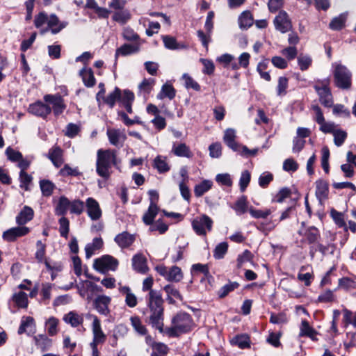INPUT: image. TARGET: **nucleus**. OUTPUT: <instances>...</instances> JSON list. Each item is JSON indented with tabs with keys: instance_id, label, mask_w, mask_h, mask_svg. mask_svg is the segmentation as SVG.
I'll return each instance as SVG.
<instances>
[{
	"instance_id": "obj_1",
	"label": "nucleus",
	"mask_w": 356,
	"mask_h": 356,
	"mask_svg": "<svg viewBox=\"0 0 356 356\" xmlns=\"http://www.w3.org/2000/svg\"><path fill=\"white\" fill-rule=\"evenodd\" d=\"M154 280L148 277L143 280V291H148L145 299L150 315L149 323L161 332L163 327V300L160 291L152 289Z\"/></svg>"
},
{
	"instance_id": "obj_2",
	"label": "nucleus",
	"mask_w": 356,
	"mask_h": 356,
	"mask_svg": "<svg viewBox=\"0 0 356 356\" xmlns=\"http://www.w3.org/2000/svg\"><path fill=\"white\" fill-rule=\"evenodd\" d=\"M118 165L117 152L113 149H99L97 153L96 172L107 180L111 175V168Z\"/></svg>"
},
{
	"instance_id": "obj_3",
	"label": "nucleus",
	"mask_w": 356,
	"mask_h": 356,
	"mask_svg": "<svg viewBox=\"0 0 356 356\" xmlns=\"http://www.w3.org/2000/svg\"><path fill=\"white\" fill-rule=\"evenodd\" d=\"M194 323L190 314L186 312L177 314L172 319V325L167 333L170 337H178L192 330Z\"/></svg>"
},
{
	"instance_id": "obj_4",
	"label": "nucleus",
	"mask_w": 356,
	"mask_h": 356,
	"mask_svg": "<svg viewBox=\"0 0 356 356\" xmlns=\"http://www.w3.org/2000/svg\"><path fill=\"white\" fill-rule=\"evenodd\" d=\"M334 79L337 87L342 89H348L351 86V73L347 67L341 63H333Z\"/></svg>"
},
{
	"instance_id": "obj_5",
	"label": "nucleus",
	"mask_w": 356,
	"mask_h": 356,
	"mask_svg": "<svg viewBox=\"0 0 356 356\" xmlns=\"http://www.w3.org/2000/svg\"><path fill=\"white\" fill-rule=\"evenodd\" d=\"M119 265L118 260L115 257L106 254L95 259L93 264L94 268L101 273H106L108 271H115Z\"/></svg>"
},
{
	"instance_id": "obj_6",
	"label": "nucleus",
	"mask_w": 356,
	"mask_h": 356,
	"mask_svg": "<svg viewBox=\"0 0 356 356\" xmlns=\"http://www.w3.org/2000/svg\"><path fill=\"white\" fill-rule=\"evenodd\" d=\"M212 226V219L205 214L197 216L192 221L193 230L200 236H205L207 232L211 231Z\"/></svg>"
},
{
	"instance_id": "obj_7",
	"label": "nucleus",
	"mask_w": 356,
	"mask_h": 356,
	"mask_svg": "<svg viewBox=\"0 0 356 356\" xmlns=\"http://www.w3.org/2000/svg\"><path fill=\"white\" fill-rule=\"evenodd\" d=\"M156 270L159 275L170 282H178L183 278V273L181 268L176 266H172L171 268H168L164 266H157Z\"/></svg>"
},
{
	"instance_id": "obj_8",
	"label": "nucleus",
	"mask_w": 356,
	"mask_h": 356,
	"mask_svg": "<svg viewBox=\"0 0 356 356\" xmlns=\"http://www.w3.org/2000/svg\"><path fill=\"white\" fill-rule=\"evenodd\" d=\"M314 89L319 96L320 102L325 107H331L333 104L332 96L327 83L318 81Z\"/></svg>"
},
{
	"instance_id": "obj_9",
	"label": "nucleus",
	"mask_w": 356,
	"mask_h": 356,
	"mask_svg": "<svg viewBox=\"0 0 356 356\" xmlns=\"http://www.w3.org/2000/svg\"><path fill=\"white\" fill-rule=\"evenodd\" d=\"M86 318L92 320V331L93 339L91 343L100 344L105 342L106 336L102 331L101 322L98 317L91 314H87Z\"/></svg>"
},
{
	"instance_id": "obj_10",
	"label": "nucleus",
	"mask_w": 356,
	"mask_h": 356,
	"mask_svg": "<svg viewBox=\"0 0 356 356\" xmlns=\"http://www.w3.org/2000/svg\"><path fill=\"white\" fill-rule=\"evenodd\" d=\"M273 24L276 30L282 33H285L292 29L291 21L284 10H280L278 15L275 17Z\"/></svg>"
},
{
	"instance_id": "obj_11",
	"label": "nucleus",
	"mask_w": 356,
	"mask_h": 356,
	"mask_svg": "<svg viewBox=\"0 0 356 356\" xmlns=\"http://www.w3.org/2000/svg\"><path fill=\"white\" fill-rule=\"evenodd\" d=\"M86 212L92 220H98L102 218V211L98 202L92 197L86 200Z\"/></svg>"
},
{
	"instance_id": "obj_12",
	"label": "nucleus",
	"mask_w": 356,
	"mask_h": 356,
	"mask_svg": "<svg viewBox=\"0 0 356 356\" xmlns=\"http://www.w3.org/2000/svg\"><path fill=\"white\" fill-rule=\"evenodd\" d=\"M44 100L52 105L51 110L53 109L56 115L61 114L65 109L64 100L60 95H46L44 96Z\"/></svg>"
},
{
	"instance_id": "obj_13",
	"label": "nucleus",
	"mask_w": 356,
	"mask_h": 356,
	"mask_svg": "<svg viewBox=\"0 0 356 356\" xmlns=\"http://www.w3.org/2000/svg\"><path fill=\"white\" fill-rule=\"evenodd\" d=\"M106 134L110 143L117 147H122L127 139L124 132L120 129H108Z\"/></svg>"
},
{
	"instance_id": "obj_14",
	"label": "nucleus",
	"mask_w": 356,
	"mask_h": 356,
	"mask_svg": "<svg viewBox=\"0 0 356 356\" xmlns=\"http://www.w3.org/2000/svg\"><path fill=\"white\" fill-rule=\"evenodd\" d=\"M28 111L36 116L45 118L51 112V108L44 103L38 101L29 105Z\"/></svg>"
},
{
	"instance_id": "obj_15",
	"label": "nucleus",
	"mask_w": 356,
	"mask_h": 356,
	"mask_svg": "<svg viewBox=\"0 0 356 356\" xmlns=\"http://www.w3.org/2000/svg\"><path fill=\"white\" fill-rule=\"evenodd\" d=\"M111 298L107 296H98L93 302L94 307L102 315L108 316L110 313L108 305Z\"/></svg>"
},
{
	"instance_id": "obj_16",
	"label": "nucleus",
	"mask_w": 356,
	"mask_h": 356,
	"mask_svg": "<svg viewBox=\"0 0 356 356\" xmlns=\"http://www.w3.org/2000/svg\"><path fill=\"white\" fill-rule=\"evenodd\" d=\"M30 232L27 227L19 225L10 228L3 234V238L8 241H14L17 238L26 235Z\"/></svg>"
},
{
	"instance_id": "obj_17",
	"label": "nucleus",
	"mask_w": 356,
	"mask_h": 356,
	"mask_svg": "<svg viewBox=\"0 0 356 356\" xmlns=\"http://www.w3.org/2000/svg\"><path fill=\"white\" fill-rule=\"evenodd\" d=\"M136 239V237L134 234H131L127 232H123L119 234H118L115 237V243L121 248H127L133 244Z\"/></svg>"
},
{
	"instance_id": "obj_18",
	"label": "nucleus",
	"mask_w": 356,
	"mask_h": 356,
	"mask_svg": "<svg viewBox=\"0 0 356 356\" xmlns=\"http://www.w3.org/2000/svg\"><path fill=\"white\" fill-rule=\"evenodd\" d=\"M132 266L136 271L140 273H145L148 270L147 260L142 254H137L133 257Z\"/></svg>"
},
{
	"instance_id": "obj_19",
	"label": "nucleus",
	"mask_w": 356,
	"mask_h": 356,
	"mask_svg": "<svg viewBox=\"0 0 356 356\" xmlns=\"http://www.w3.org/2000/svg\"><path fill=\"white\" fill-rule=\"evenodd\" d=\"M104 245L103 240L101 237H95L91 243L86 244L85 247L86 257L90 258L97 250L102 248Z\"/></svg>"
},
{
	"instance_id": "obj_20",
	"label": "nucleus",
	"mask_w": 356,
	"mask_h": 356,
	"mask_svg": "<svg viewBox=\"0 0 356 356\" xmlns=\"http://www.w3.org/2000/svg\"><path fill=\"white\" fill-rule=\"evenodd\" d=\"M79 76L81 77L83 84L91 88L96 83V79L91 68L83 67L79 71Z\"/></svg>"
},
{
	"instance_id": "obj_21",
	"label": "nucleus",
	"mask_w": 356,
	"mask_h": 356,
	"mask_svg": "<svg viewBox=\"0 0 356 356\" xmlns=\"http://www.w3.org/2000/svg\"><path fill=\"white\" fill-rule=\"evenodd\" d=\"M172 152L177 156L191 158L193 153L188 146L185 143H174L172 147Z\"/></svg>"
},
{
	"instance_id": "obj_22",
	"label": "nucleus",
	"mask_w": 356,
	"mask_h": 356,
	"mask_svg": "<svg viewBox=\"0 0 356 356\" xmlns=\"http://www.w3.org/2000/svg\"><path fill=\"white\" fill-rule=\"evenodd\" d=\"M48 158L56 168H59L63 163V150L58 146L53 147L49 151Z\"/></svg>"
},
{
	"instance_id": "obj_23",
	"label": "nucleus",
	"mask_w": 356,
	"mask_h": 356,
	"mask_svg": "<svg viewBox=\"0 0 356 356\" xmlns=\"http://www.w3.org/2000/svg\"><path fill=\"white\" fill-rule=\"evenodd\" d=\"M33 210L31 207L25 206L20 211V213L17 216L16 222L19 225H25L33 219Z\"/></svg>"
},
{
	"instance_id": "obj_24",
	"label": "nucleus",
	"mask_w": 356,
	"mask_h": 356,
	"mask_svg": "<svg viewBox=\"0 0 356 356\" xmlns=\"http://www.w3.org/2000/svg\"><path fill=\"white\" fill-rule=\"evenodd\" d=\"M70 201L65 196H60L55 206V214L64 216L70 209Z\"/></svg>"
},
{
	"instance_id": "obj_25",
	"label": "nucleus",
	"mask_w": 356,
	"mask_h": 356,
	"mask_svg": "<svg viewBox=\"0 0 356 356\" xmlns=\"http://www.w3.org/2000/svg\"><path fill=\"white\" fill-rule=\"evenodd\" d=\"M63 321L71 326L76 327L83 323V317L82 314H79L76 312L72 311L65 314Z\"/></svg>"
},
{
	"instance_id": "obj_26",
	"label": "nucleus",
	"mask_w": 356,
	"mask_h": 356,
	"mask_svg": "<svg viewBox=\"0 0 356 356\" xmlns=\"http://www.w3.org/2000/svg\"><path fill=\"white\" fill-rule=\"evenodd\" d=\"M120 292L125 296V302L129 307H134L137 305V298L134 293L131 292L129 286H120L119 288Z\"/></svg>"
},
{
	"instance_id": "obj_27",
	"label": "nucleus",
	"mask_w": 356,
	"mask_h": 356,
	"mask_svg": "<svg viewBox=\"0 0 356 356\" xmlns=\"http://www.w3.org/2000/svg\"><path fill=\"white\" fill-rule=\"evenodd\" d=\"M316 196L321 202L327 199L328 195V184L326 181L318 180L316 182Z\"/></svg>"
},
{
	"instance_id": "obj_28",
	"label": "nucleus",
	"mask_w": 356,
	"mask_h": 356,
	"mask_svg": "<svg viewBox=\"0 0 356 356\" xmlns=\"http://www.w3.org/2000/svg\"><path fill=\"white\" fill-rule=\"evenodd\" d=\"M238 21L241 29H249L254 22L252 15L249 10L243 11L238 17Z\"/></svg>"
},
{
	"instance_id": "obj_29",
	"label": "nucleus",
	"mask_w": 356,
	"mask_h": 356,
	"mask_svg": "<svg viewBox=\"0 0 356 356\" xmlns=\"http://www.w3.org/2000/svg\"><path fill=\"white\" fill-rule=\"evenodd\" d=\"M236 131L233 129H227L225 131L223 140L225 143L232 149L236 151L238 149V145L235 141Z\"/></svg>"
},
{
	"instance_id": "obj_30",
	"label": "nucleus",
	"mask_w": 356,
	"mask_h": 356,
	"mask_svg": "<svg viewBox=\"0 0 356 356\" xmlns=\"http://www.w3.org/2000/svg\"><path fill=\"white\" fill-rule=\"evenodd\" d=\"M163 289L167 294V300L169 303H175V299L182 300L181 295L174 285L168 284L164 286Z\"/></svg>"
},
{
	"instance_id": "obj_31",
	"label": "nucleus",
	"mask_w": 356,
	"mask_h": 356,
	"mask_svg": "<svg viewBox=\"0 0 356 356\" xmlns=\"http://www.w3.org/2000/svg\"><path fill=\"white\" fill-rule=\"evenodd\" d=\"M159 211V207L156 204H150L147 211L143 215V220L145 224L150 225L153 223L154 220Z\"/></svg>"
},
{
	"instance_id": "obj_32",
	"label": "nucleus",
	"mask_w": 356,
	"mask_h": 356,
	"mask_svg": "<svg viewBox=\"0 0 356 356\" xmlns=\"http://www.w3.org/2000/svg\"><path fill=\"white\" fill-rule=\"evenodd\" d=\"M213 186L211 180L205 179L200 184L195 186L194 194L197 197H202L205 193L209 191Z\"/></svg>"
},
{
	"instance_id": "obj_33",
	"label": "nucleus",
	"mask_w": 356,
	"mask_h": 356,
	"mask_svg": "<svg viewBox=\"0 0 356 356\" xmlns=\"http://www.w3.org/2000/svg\"><path fill=\"white\" fill-rule=\"evenodd\" d=\"M35 344L36 346L41 350V351L44 352L49 349V348L52 345V340L48 338L44 334H38L35 337Z\"/></svg>"
},
{
	"instance_id": "obj_34",
	"label": "nucleus",
	"mask_w": 356,
	"mask_h": 356,
	"mask_svg": "<svg viewBox=\"0 0 356 356\" xmlns=\"http://www.w3.org/2000/svg\"><path fill=\"white\" fill-rule=\"evenodd\" d=\"M139 51L138 44H124L116 50L115 56L119 55L127 56Z\"/></svg>"
},
{
	"instance_id": "obj_35",
	"label": "nucleus",
	"mask_w": 356,
	"mask_h": 356,
	"mask_svg": "<svg viewBox=\"0 0 356 356\" xmlns=\"http://www.w3.org/2000/svg\"><path fill=\"white\" fill-rule=\"evenodd\" d=\"M153 165L159 173H165L170 170V165L166 161V158L160 155L154 159Z\"/></svg>"
},
{
	"instance_id": "obj_36",
	"label": "nucleus",
	"mask_w": 356,
	"mask_h": 356,
	"mask_svg": "<svg viewBox=\"0 0 356 356\" xmlns=\"http://www.w3.org/2000/svg\"><path fill=\"white\" fill-rule=\"evenodd\" d=\"M176 91L170 84L165 83L161 88V92L158 94L157 98L163 99L165 97L172 99L175 97Z\"/></svg>"
},
{
	"instance_id": "obj_37",
	"label": "nucleus",
	"mask_w": 356,
	"mask_h": 356,
	"mask_svg": "<svg viewBox=\"0 0 356 356\" xmlns=\"http://www.w3.org/2000/svg\"><path fill=\"white\" fill-rule=\"evenodd\" d=\"M163 41L165 47L169 49H181L186 48L184 44L177 43L176 39L172 36L165 35L163 37Z\"/></svg>"
},
{
	"instance_id": "obj_38",
	"label": "nucleus",
	"mask_w": 356,
	"mask_h": 356,
	"mask_svg": "<svg viewBox=\"0 0 356 356\" xmlns=\"http://www.w3.org/2000/svg\"><path fill=\"white\" fill-rule=\"evenodd\" d=\"M298 65L301 71L307 70L312 64V58L307 54H300L298 56Z\"/></svg>"
},
{
	"instance_id": "obj_39",
	"label": "nucleus",
	"mask_w": 356,
	"mask_h": 356,
	"mask_svg": "<svg viewBox=\"0 0 356 356\" xmlns=\"http://www.w3.org/2000/svg\"><path fill=\"white\" fill-rule=\"evenodd\" d=\"M130 321L134 330L140 335H145L147 334V329L145 325H143L141 320L138 316H131Z\"/></svg>"
},
{
	"instance_id": "obj_40",
	"label": "nucleus",
	"mask_w": 356,
	"mask_h": 356,
	"mask_svg": "<svg viewBox=\"0 0 356 356\" xmlns=\"http://www.w3.org/2000/svg\"><path fill=\"white\" fill-rule=\"evenodd\" d=\"M13 300L19 308H26L28 306V297L24 292L20 291L15 293L13 296Z\"/></svg>"
},
{
	"instance_id": "obj_41",
	"label": "nucleus",
	"mask_w": 356,
	"mask_h": 356,
	"mask_svg": "<svg viewBox=\"0 0 356 356\" xmlns=\"http://www.w3.org/2000/svg\"><path fill=\"white\" fill-rule=\"evenodd\" d=\"M40 187L44 196H50L56 188L54 183L49 180L43 179L40 181Z\"/></svg>"
},
{
	"instance_id": "obj_42",
	"label": "nucleus",
	"mask_w": 356,
	"mask_h": 356,
	"mask_svg": "<svg viewBox=\"0 0 356 356\" xmlns=\"http://www.w3.org/2000/svg\"><path fill=\"white\" fill-rule=\"evenodd\" d=\"M233 209L237 214L241 215L245 213L248 210L247 197L244 195L239 197L233 207Z\"/></svg>"
},
{
	"instance_id": "obj_43",
	"label": "nucleus",
	"mask_w": 356,
	"mask_h": 356,
	"mask_svg": "<svg viewBox=\"0 0 356 356\" xmlns=\"http://www.w3.org/2000/svg\"><path fill=\"white\" fill-rule=\"evenodd\" d=\"M121 91L118 88L111 92L106 97L104 98V102L110 107L113 108L118 100H120Z\"/></svg>"
},
{
	"instance_id": "obj_44",
	"label": "nucleus",
	"mask_w": 356,
	"mask_h": 356,
	"mask_svg": "<svg viewBox=\"0 0 356 356\" xmlns=\"http://www.w3.org/2000/svg\"><path fill=\"white\" fill-rule=\"evenodd\" d=\"M305 238L309 243H316L320 238L319 231L315 227H309L305 234Z\"/></svg>"
},
{
	"instance_id": "obj_45",
	"label": "nucleus",
	"mask_w": 356,
	"mask_h": 356,
	"mask_svg": "<svg viewBox=\"0 0 356 356\" xmlns=\"http://www.w3.org/2000/svg\"><path fill=\"white\" fill-rule=\"evenodd\" d=\"M59 232L62 237L65 238H67L68 234L70 231V221L69 220L65 217L62 216L59 220Z\"/></svg>"
},
{
	"instance_id": "obj_46",
	"label": "nucleus",
	"mask_w": 356,
	"mask_h": 356,
	"mask_svg": "<svg viewBox=\"0 0 356 356\" xmlns=\"http://www.w3.org/2000/svg\"><path fill=\"white\" fill-rule=\"evenodd\" d=\"M346 17L343 15H340L332 19L329 24V27L334 31H338L343 29L345 26Z\"/></svg>"
},
{
	"instance_id": "obj_47",
	"label": "nucleus",
	"mask_w": 356,
	"mask_h": 356,
	"mask_svg": "<svg viewBox=\"0 0 356 356\" xmlns=\"http://www.w3.org/2000/svg\"><path fill=\"white\" fill-rule=\"evenodd\" d=\"M228 250L227 242L220 243L216 245L213 251V257L216 259H220L224 257Z\"/></svg>"
},
{
	"instance_id": "obj_48",
	"label": "nucleus",
	"mask_w": 356,
	"mask_h": 356,
	"mask_svg": "<svg viewBox=\"0 0 356 356\" xmlns=\"http://www.w3.org/2000/svg\"><path fill=\"white\" fill-rule=\"evenodd\" d=\"M85 208V204L80 200H74L70 202V210L72 213L80 215L83 213Z\"/></svg>"
},
{
	"instance_id": "obj_49",
	"label": "nucleus",
	"mask_w": 356,
	"mask_h": 356,
	"mask_svg": "<svg viewBox=\"0 0 356 356\" xmlns=\"http://www.w3.org/2000/svg\"><path fill=\"white\" fill-rule=\"evenodd\" d=\"M131 18V15L128 10H120L115 12L113 15V19L120 24H125Z\"/></svg>"
},
{
	"instance_id": "obj_50",
	"label": "nucleus",
	"mask_w": 356,
	"mask_h": 356,
	"mask_svg": "<svg viewBox=\"0 0 356 356\" xmlns=\"http://www.w3.org/2000/svg\"><path fill=\"white\" fill-rule=\"evenodd\" d=\"M332 134L334 144L337 147H340L343 144L348 136L346 131L342 129H336Z\"/></svg>"
},
{
	"instance_id": "obj_51",
	"label": "nucleus",
	"mask_w": 356,
	"mask_h": 356,
	"mask_svg": "<svg viewBox=\"0 0 356 356\" xmlns=\"http://www.w3.org/2000/svg\"><path fill=\"white\" fill-rule=\"evenodd\" d=\"M182 80L186 88H192L195 91L200 90V86L188 74L185 73L182 75Z\"/></svg>"
},
{
	"instance_id": "obj_52",
	"label": "nucleus",
	"mask_w": 356,
	"mask_h": 356,
	"mask_svg": "<svg viewBox=\"0 0 356 356\" xmlns=\"http://www.w3.org/2000/svg\"><path fill=\"white\" fill-rule=\"evenodd\" d=\"M58 320L55 317L49 318L46 322V326L47 327L48 334L50 336H54L58 332Z\"/></svg>"
},
{
	"instance_id": "obj_53",
	"label": "nucleus",
	"mask_w": 356,
	"mask_h": 356,
	"mask_svg": "<svg viewBox=\"0 0 356 356\" xmlns=\"http://www.w3.org/2000/svg\"><path fill=\"white\" fill-rule=\"evenodd\" d=\"M32 180V176L29 175L26 172H19L20 188H24L25 191H28L29 189V185L31 183Z\"/></svg>"
},
{
	"instance_id": "obj_54",
	"label": "nucleus",
	"mask_w": 356,
	"mask_h": 356,
	"mask_svg": "<svg viewBox=\"0 0 356 356\" xmlns=\"http://www.w3.org/2000/svg\"><path fill=\"white\" fill-rule=\"evenodd\" d=\"M239 284L237 282H230L223 286L218 292L219 298H223L227 296L229 292L236 289Z\"/></svg>"
},
{
	"instance_id": "obj_55",
	"label": "nucleus",
	"mask_w": 356,
	"mask_h": 356,
	"mask_svg": "<svg viewBox=\"0 0 356 356\" xmlns=\"http://www.w3.org/2000/svg\"><path fill=\"white\" fill-rule=\"evenodd\" d=\"M155 83V81L154 79H145L139 85L138 88L140 92L149 94L154 85Z\"/></svg>"
},
{
	"instance_id": "obj_56",
	"label": "nucleus",
	"mask_w": 356,
	"mask_h": 356,
	"mask_svg": "<svg viewBox=\"0 0 356 356\" xmlns=\"http://www.w3.org/2000/svg\"><path fill=\"white\" fill-rule=\"evenodd\" d=\"M103 4L107 5L110 8L114 10H122L125 6L123 0H99Z\"/></svg>"
},
{
	"instance_id": "obj_57",
	"label": "nucleus",
	"mask_w": 356,
	"mask_h": 356,
	"mask_svg": "<svg viewBox=\"0 0 356 356\" xmlns=\"http://www.w3.org/2000/svg\"><path fill=\"white\" fill-rule=\"evenodd\" d=\"M250 173L248 170H245L241 173L240 180H239V186L241 192H244L248 187L250 181Z\"/></svg>"
},
{
	"instance_id": "obj_58",
	"label": "nucleus",
	"mask_w": 356,
	"mask_h": 356,
	"mask_svg": "<svg viewBox=\"0 0 356 356\" xmlns=\"http://www.w3.org/2000/svg\"><path fill=\"white\" fill-rule=\"evenodd\" d=\"M288 79L285 76H280L278 79V84L277 87V95L282 96L286 95V88H288Z\"/></svg>"
},
{
	"instance_id": "obj_59",
	"label": "nucleus",
	"mask_w": 356,
	"mask_h": 356,
	"mask_svg": "<svg viewBox=\"0 0 356 356\" xmlns=\"http://www.w3.org/2000/svg\"><path fill=\"white\" fill-rule=\"evenodd\" d=\"M248 211L250 215L255 218H266L271 213L270 209H268L265 210H259L254 209L253 207H250Z\"/></svg>"
},
{
	"instance_id": "obj_60",
	"label": "nucleus",
	"mask_w": 356,
	"mask_h": 356,
	"mask_svg": "<svg viewBox=\"0 0 356 356\" xmlns=\"http://www.w3.org/2000/svg\"><path fill=\"white\" fill-rule=\"evenodd\" d=\"M216 181L221 185L231 186L232 185V179L228 173L218 174L216 177Z\"/></svg>"
},
{
	"instance_id": "obj_61",
	"label": "nucleus",
	"mask_w": 356,
	"mask_h": 356,
	"mask_svg": "<svg viewBox=\"0 0 356 356\" xmlns=\"http://www.w3.org/2000/svg\"><path fill=\"white\" fill-rule=\"evenodd\" d=\"M281 53L288 60H291L297 56L298 50L295 46H290L283 49Z\"/></svg>"
},
{
	"instance_id": "obj_62",
	"label": "nucleus",
	"mask_w": 356,
	"mask_h": 356,
	"mask_svg": "<svg viewBox=\"0 0 356 356\" xmlns=\"http://www.w3.org/2000/svg\"><path fill=\"white\" fill-rule=\"evenodd\" d=\"M300 330V337H308L309 335H311L315 330L309 325V323L306 320L302 321Z\"/></svg>"
},
{
	"instance_id": "obj_63",
	"label": "nucleus",
	"mask_w": 356,
	"mask_h": 356,
	"mask_svg": "<svg viewBox=\"0 0 356 356\" xmlns=\"http://www.w3.org/2000/svg\"><path fill=\"white\" fill-rule=\"evenodd\" d=\"M6 154L8 159L12 162H17L23 156L19 152L16 151L11 147H8L6 149Z\"/></svg>"
},
{
	"instance_id": "obj_64",
	"label": "nucleus",
	"mask_w": 356,
	"mask_h": 356,
	"mask_svg": "<svg viewBox=\"0 0 356 356\" xmlns=\"http://www.w3.org/2000/svg\"><path fill=\"white\" fill-rule=\"evenodd\" d=\"M59 173L63 177L77 176L79 175V172L77 168H71L67 164L64 165V167L60 170Z\"/></svg>"
}]
</instances>
